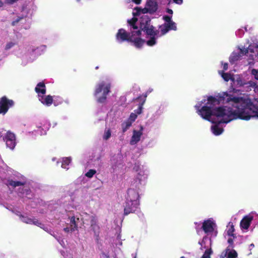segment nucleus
I'll return each mask as SVG.
<instances>
[{
  "label": "nucleus",
  "mask_w": 258,
  "mask_h": 258,
  "mask_svg": "<svg viewBox=\"0 0 258 258\" xmlns=\"http://www.w3.org/2000/svg\"><path fill=\"white\" fill-rule=\"evenodd\" d=\"M208 104H213L214 107L220 104L229 103L233 108L224 107L213 108V115L218 117H224L219 123H228L233 119H240L249 120L251 117L258 118V107L253 104L250 99L235 97L223 92L219 95L218 98L210 96L208 98Z\"/></svg>",
  "instance_id": "nucleus-1"
},
{
  "label": "nucleus",
  "mask_w": 258,
  "mask_h": 258,
  "mask_svg": "<svg viewBox=\"0 0 258 258\" xmlns=\"http://www.w3.org/2000/svg\"><path fill=\"white\" fill-rule=\"evenodd\" d=\"M150 18L147 15H143L140 18V28L147 35H157L159 31L151 25Z\"/></svg>",
  "instance_id": "nucleus-2"
},
{
  "label": "nucleus",
  "mask_w": 258,
  "mask_h": 258,
  "mask_svg": "<svg viewBox=\"0 0 258 258\" xmlns=\"http://www.w3.org/2000/svg\"><path fill=\"white\" fill-rule=\"evenodd\" d=\"M110 84L106 83L104 81L99 83L96 85V89L94 93V96H96L102 91H103L102 96L99 97L97 99V102L98 103H103L106 101L107 99V95L110 91Z\"/></svg>",
  "instance_id": "nucleus-3"
},
{
  "label": "nucleus",
  "mask_w": 258,
  "mask_h": 258,
  "mask_svg": "<svg viewBox=\"0 0 258 258\" xmlns=\"http://www.w3.org/2000/svg\"><path fill=\"white\" fill-rule=\"evenodd\" d=\"M196 108L198 110V112L204 119L210 120L211 116L213 115V108L214 106L211 104H208L207 105L203 106L200 109V106H195Z\"/></svg>",
  "instance_id": "nucleus-4"
},
{
  "label": "nucleus",
  "mask_w": 258,
  "mask_h": 258,
  "mask_svg": "<svg viewBox=\"0 0 258 258\" xmlns=\"http://www.w3.org/2000/svg\"><path fill=\"white\" fill-rule=\"evenodd\" d=\"M14 105V102L13 100L9 99L5 96L2 97L0 99V114H5Z\"/></svg>",
  "instance_id": "nucleus-5"
},
{
  "label": "nucleus",
  "mask_w": 258,
  "mask_h": 258,
  "mask_svg": "<svg viewBox=\"0 0 258 258\" xmlns=\"http://www.w3.org/2000/svg\"><path fill=\"white\" fill-rule=\"evenodd\" d=\"M140 196L138 191L134 189L130 188L127 190V195L126 198V202H135L140 204Z\"/></svg>",
  "instance_id": "nucleus-6"
},
{
  "label": "nucleus",
  "mask_w": 258,
  "mask_h": 258,
  "mask_svg": "<svg viewBox=\"0 0 258 258\" xmlns=\"http://www.w3.org/2000/svg\"><path fill=\"white\" fill-rule=\"evenodd\" d=\"M116 39L119 42H122L124 41L130 42L131 41L132 38L130 37V33H127L124 29H119L116 34Z\"/></svg>",
  "instance_id": "nucleus-7"
},
{
  "label": "nucleus",
  "mask_w": 258,
  "mask_h": 258,
  "mask_svg": "<svg viewBox=\"0 0 258 258\" xmlns=\"http://www.w3.org/2000/svg\"><path fill=\"white\" fill-rule=\"evenodd\" d=\"M215 227V223L212 220L208 219L203 222L202 228L205 233L208 234L209 233L213 232Z\"/></svg>",
  "instance_id": "nucleus-8"
},
{
  "label": "nucleus",
  "mask_w": 258,
  "mask_h": 258,
  "mask_svg": "<svg viewBox=\"0 0 258 258\" xmlns=\"http://www.w3.org/2000/svg\"><path fill=\"white\" fill-rule=\"evenodd\" d=\"M135 202H125V205L124 208V215L126 216L130 213H135L137 209L139 208L140 204L135 205Z\"/></svg>",
  "instance_id": "nucleus-9"
},
{
  "label": "nucleus",
  "mask_w": 258,
  "mask_h": 258,
  "mask_svg": "<svg viewBox=\"0 0 258 258\" xmlns=\"http://www.w3.org/2000/svg\"><path fill=\"white\" fill-rule=\"evenodd\" d=\"M147 96L146 94H143L139 96L135 99L136 101L139 102L138 108L135 110V113L137 115L140 114L142 113L143 108V106L146 102Z\"/></svg>",
  "instance_id": "nucleus-10"
},
{
  "label": "nucleus",
  "mask_w": 258,
  "mask_h": 258,
  "mask_svg": "<svg viewBox=\"0 0 258 258\" xmlns=\"http://www.w3.org/2000/svg\"><path fill=\"white\" fill-rule=\"evenodd\" d=\"M143 127L142 126H141L139 131L134 130L133 134L130 141V144L131 145H134L140 141L141 137L143 135Z\"/></svg>",
  "instance_id": "nucleus-11"
},
{
  "label": "nucleus",
  "mask_w": 258,
  "mask_h": 258,
  "mask_svg": "<svg viewBox=\"0 0 258 258\" xmlns=\"http://www.w3.org/2000/svg\"><path fill=\"white\" fill-rule=\"evenodd\" d=\"M35 92L38 94L39 97L46 93V86L44 82H39L35 88Z\"/></svg>",
  "instance_id": "nucleus-12"
},
{
  "label": "nucleus",
  "mask_w": 258,
  "mask_h": 258,
  "mask_svg": "<svg viewBox=\"0 0 258 258\" xmlns=\"http://www.w3.org/2000/svg\"><path fill=\"white\" fill-rule=\"evenodd\" d=\"M252 220V217L250 216H245L240 221V227L241 228L247 229L251 223V222Z\"/></svg>",
  "instance_id": "nucleus-13"
},
{
  "label": "nucleus",
  "mask_w": 258,
  "mask_h": 258,
  "mask_svg": "<svg viewBox=\"0 0 258 258\" xmlns=\"http://www.w3.org/2000/svg\"><path fill=\"white\" fill-rule=\"evenodd\" d=\"M147 8L149 10V13L153 14L158 9V6L156 2L154 0H148L146 4Z\"/></svg>",
  "instance_id": "nucleus-14"
},
{
  "label": "nucleus",
  "mask_w": 258,
  "mask_h": 258,
  "mask_svg": "<svg viewBox=\"0 0 258 258\" xmlns=\"http://www.w3.org/2000/svg\"><path fill=\"white\" fill-rule=\"evenodd\" d=\"M39 100L44 105H46L47 106H50L53 103V98L50 95L45 96L44 97L43 96H41L39 98Z\"/></svg>",
  "instance_id": "nucleus-15"
},
{
  "label": "nucleus",
  "mask_w": 258,
  "mask_h": 258,
  "mask_svg": "<svg viewBox=\"0 0 258 258\" xmlns=\"http://www.w3.org/2000/svg\"><path fill=\"white\" fill-rule=\"evenodd\" d=\"M7 182L8 183H7V185L8 186H11L13 187L24 185L25 184V182L14 181L12 179H8Z\"/></svg>",
  "instance_id": "nucleus-16"
},
{
  "label": "nucleus",
  "mask_w": 258,
  "mask_h": 258,
  "mask_svg": "<svg viewBox=\"0 0 258 258\" xmlns=\"http://www.w3.org/2000/svg\"><path fill=\"white\" fill-rule=\"evenodd\" d=\"M131 42L134 43V45L137 47V48H141L143 44L145 42V40L141 38L140 37H137L136 38L134 39L132 41H130Z\"/></svg>",
  "instance_id": "nucleus-17"
},
{
  "label": "nucleus",
  "mask_w": 258,
  "mask_h": 258,
  "mask_svg": "<svg viewBox=\"0 0 258 258\" xmlns=\"http://www.w3.org/2000/svg\"><path fill=\"white\" fill-rule=\"evenodd\" d=\"M136 11V12H133V15L134 16H137L140 15L141 14H145L147 13H149V10L147 8V6L144 9H141L140 8H136L135 9Z\"/></svg>",
  "instance_id": "nucleus-18"
},
{
  "label": "nucleus",
  "mask_w": 258,
  "mask_h": 258,
  "mask_svg": "<svg viewBox=\"0 0 258 258\" xmlns=\"http://www.w3.org/2000/svg\"><path fill=\"white\" fill-rule=\"evenodd\" d=\"M212 130L213 134L216 136L221 135L223 132V129L220 127L217 124L212 126Z\"/></svg>",
  "instance_id": "nucleus-19"
},
{
  "label": "nucleus",
  "mask_w": 258,
  "mask_h": 258,
  "mask_svg": "<svg viewBox=\"0 0 258 258\" xmlns=\"http://www.w3.org/2000/svg\"><path fill=\"white\" fill-rule=\"evenodd\" d=\"M71 230L74 231L78 230V226L76 223L75 216L70 218Z\"/></svg>",
  "instance_id": "nucleus-20"
},
{
  "label": "nucleus",
  "mask_w": 258,
  "mask_h": 258,
  "mask_svg": "<svg viewBox=\"0 0 258 258\" xmlns=\"http://www.w3.org/2000/svg\"><path fill=\"white\" fill-rule=\"evenodd\" d=\"M141 34V30L137 29L136 31H131V33H130V37L132 38L131 41L137 37H140Z\"/></svg>",
  "instance_id": "nucleus-21"
},
{
  "label": "nucleus",
  "mask_w": 258,
  "mask_h": 258,
  "mask_svg": "<svg viewBox=\"0 0 258 258\" xmlns=\"http://www.w3.org/2000/svg\"><path fill=\"white\" fill-rule=\"evenodd\" d=\"M138 19L135 17L132 18L130 20H128L127 22L135 30L138 29V27L136 25Z\"/></svg>",
  "instance_id": "nucleus-22"
},
{
  "label": "nucleus",
  "mask_w": 258,
  "mask_h": 258,
  "mask_svg": "<svg viewBox=\"0 0 258 258\" xmlns=\"http://www.w3.org/2000/svg\"><path fill=\"white\" fill-rule=\"evenodd\" d=\"M132 122L129 120L125 121L121 124L122 132H125L131 126Z\"/></svg>",
  "instance_id": "nucleus-23"
},
{
  "label": "nucleus",
  "mask_w": 258,
  "mask_h": 258,
  "mask_svg": "<svg viewBox=\"0 0 258 258\" xmlns=\"http://www.w3.org/2000/svg\"><path fill=\"white\" fill-rule=\"evenodd\" d=\"M235 231L234 225L232 224L230 227L228 228L227 233V235L230 236H232L233 238L236 237V235L234 233Z\"/></svg>",
  "instance_id": "nucleus-24"
},
{
  "label": "nucleus",
  "mask_w": 258,
  "mask_h": 258,
  "mask_svg": "<svg viewBox=\"0 0 258 258\" xmlns=\"http://www.w3.org/2000/svg\"><path fill=\"white\" fill-rule=\"evenodd\" d=\"M151 38L149 40L147 41V44L148 46H152L156 43V40L155 36L156 35H150Z\"/></svg>",
  "instance_id": "nucleus-25"
},
{
  "label": "nucleus",
  "mask_w": 258,
  "mask_h": 258,
  "mask_svg": "<svg viewBox=\"0 0 258 258\" xmlns=\"http://www.w3.org/2000/svg\"><path fill=\"white\" fill-rule=\"evenodd\" d=\"M4 140H16L15 134L10 132H8L4 138Z\"/></svg>",
  "instance_id": "nucleus-26"
},
{
  "label": "nucleus",
  "mask_w": 258,
  "mask_h": 258,
  "mask_svg": "<svg viewBox=\"0 0 258 258\" xmlns=\"http://www.w3.org/2000/svg\"><path fill=\"white\" fill-rule=\"evenodd\" d=\"M7 146L11 149H13L16 146V140H5Z\"/></svg>",
  "instance_id": "nucleus-27"
},
{
  "label": "nucleus",
  "mask_w": 258,
  "mask_h": 258,
  "mask_svg": "<svg viewBox=\"0 0 258 258\" xmlns=\"http://www.w3.org/2000/svg\"><path fill=\"white\" fill-rule=\"evenodd\" d=\"M166 25L167 26V27L168 29H169V30H176L177 28L176 26V24L173 21H172L170 23H165Z\"/></svg>",
  "instance_id": "nucleus-28"
},
{
  "label": "nucleus",
  "mask_w": 258,
  "mask_h": 258,
  "mask_svg": "<svg viewBox=\"0 0 258 258\" xmlns=\"http://www.w3.org/2000/svg\"><path fill=\"white\" fill-rule=\"evenodd\" d=\"M159 28L161 29V33L163 35H165L169 31V29H168L165 23L163 25L160 26Z\"/></svg>",
  "instance_id": "nucleus-29"
},
{
  "label": "nucleus",
  "mask_w": 258,
  "mask_h": 258,
  "mask_svg": "<svg viewBox=\"0 0 258 258\" xmlns=\"http://www.w3.org/2000/svg\"><path fill=\"white\" fill-rule=\"evenodd\" d=\"M237 256V253L235 250L229 251L228 252L227 258H236Z\"/></svg>",
  "instance_id": "nucleus-30"
},
{
  "label": "nucleus",
  "mask_w": 258,
  "mask_h": 258,
  "mask_svg": "<svg viewBox=\"0 0 258 258\" xmlns=\"http://www.w3.org/2000/svg\"><path fill=\"white\" fill-rule=\"evenodd\" d=\"M222 78L226 81L228 82L231 79V75L229 73L222 72L221 74Z\"/></svg>",
  "instance_id": "nucleus-31"
},
{
  "label": "nucleus",
  "mask_w": 258,
  "mask_h": 258,
  "mask_svg": "<svg viewBox=\"0 0 258 258\" xmlns=\"http://www.w3.org/2000/svg\"><path fill=\"white\" fill-rule=\"evenodd\" d=\"M212 252L211 248L206 250L201 258H210V255Z\"/></svg>",
  "instance_id": "nucleus-32"
},
{
  "label": "nucleus",
  "mask_w": 258,
  "mask_h": 258,
  "mask_svg": "<svg viewBox=\"0 0 258 258\" xmlns=\"http://www.w3.org/2000/svg\"><path fill=\"white\" fill-rule=\"evenodd\" d=\"M240 57V55L238 54H237L236 53H233L232 55L231 56L230 58V61H235L237 60H238L239 58Z\"/></svg>",
  "instance_id": "nucleus-33"
},
{
  "label": "nucleus",
  "mask_w": 258,
  "mask_h": 258,
  "mask_svg": "<svg viewBox=\"0 0 258 258\" xmlns=\"http://www.w3.org/2000/svg\"><path fill=\"white\" fill-rule=\"evenodd\" d=\"M71 159L70 158L67 157L65 159L63 160V161L62 162V167L63 168H66V166H68L69 165V164L71 163Z\"/></svg>",
  "instance_id": "nucleus-34"
},
{
  "label": "nucleus",
  "mask_w": 258,
  "mask_h": 258,
  "mask_svg": "<svg viewBox=\"0 0 258 258\" xmlns=\"http://www.w3.org/2000/svg\"><path fill=\"white\" fill-rule=\"evenodd\" d=\"M96 173L95 169H90L86 174L85 176L88 178H91Z\"/></svg>",
  "instance_id": "nucleus-35"
},
{
  "label": "nucleus",
  "mask_w": 258,
  "mask_h": 258,
  "mask_svg": "<svg viewBox=\"0 0 258 258\" xmlns=\"http://www.w3.org/2000/svg\"><path fill=\"white\" fill-rule=\"evenodd\" d=\"M92 229L94 232L95 235L98 237L99 236V227L98 225H95L94 226H91Z\"/></svg>",
  "instance_id": "nucleus-36"
},
{
  "label": "nucleus",
  "mask_w": 258,
  "mask_h": 258,
  "mask_svg": "<svg viewBox=\"0 0 258 258\" xmlns=\"http://www.w3.org/2000/svg\"><path fill=\"white\" fill-rule=\"evenodd\" d=\"M111 136V131H110V130L108 129V130H107L105 133H104V135L103 136V139L104 140H108Z\"/></svg>",
  "instance_id": "nucleus-37"
},
{
  "label": "nucleus",
  "mask_w": 258,
  "mask_h": 258,
  "mask_svg": "<svg viewBox=\"0 0 258 258\" xmlns=\"http://www.w3.org/2000/svg\"><path fill=\"white\" fill-rule=\"evenodd\" d=\"M228 242L229 244V245L227 248V251L230 250L231 248L233 247V240L232 238H229L228 239Z\"/></svg>",
  "instance_id": "nucleus-38"
},
{
  "label": "nucleus",
  "mask_w": 258,
  "mask_h": 258,
  "mask_svg": "<svg viewBox=\"0 0 258 258\" xmlns=\"http://www.w3.org/2000/svg\"><path fill=\"white\" fill-rule=\"evenodd\" d=\"M251 74L254 76V78L258 80V69H252L251 70Z\"/></svg>",
  "instance_id": "nucleus-39"
},
{
  "label": "nucleus",
  "mask_w": 258,
  "mask_h": 258,
  "mask_svg": "<svg viewBox=\"0 0 258 258\" xmlns=\"http://www.w3.org/2000/svg\"><path fill=\"white\" fill-rule=\"evenodd\" d=\"M23 221L27 224H32L33 222V219L29 218L27 217H23Z\"/></svg>",
  "instance_id": "nucleus-40"
},
{
  "label": "nucleus",
  "mask_w": 258,
  "mask_h": 258,
  "mask_svg": "<svg viewBox=\"0 0 258 258\" xmlns=\"http://www.w3.org/2000/svg\"><path fill=\"white\" fill-rule=\"evenodd\" d=\"M23 17H18L15 20L13 21L12 22V26H15L17 23H18L22 19H23Z\"/></svg>",
  "instance_id": "nucleus-41"
},
{
  "label": "nucleus",
  "mask_w": 258,
  "mask_h": 258,
  "mask_svg": "<svg viewBox=\"0 0 258 258\" xmlns=\"http://www.w3.org/2000/svg\"><path fill=\"white\" fill-rule=\"evenodd\" d=\"M163 19L166 22L165 23H170L172 21L171 20V17L169 16H167V15L164 16H163Z\"/></svg>",
  "instance_id": "nucleus-42"
},
{
  "label": "nucleus",
  "mask_w": 258,
  "mask_h": 258,
  "mask_svg": "<svg viewBox=\"0 0 258 258\" xmlns=\"http://www.w3.org/2000/svg\"><path fill=\"white\" fill-rule=\"evenodd\" d=\"M90 223H91V226H94L95 225H97V219H96V218L95 217L92 216Z\"/></svg>",
  "instance_id": "nucleus-43"
},
{
  "label": "nucleus",
  "mask_w": 258,
  "mask_h": 258,
  "mask_svg": "<svg viewBox=\"0 0 258 258\" xmlns=\"http://www.w3.org/2000/svg\"><path fill=\"white\" fill-rule=\"evenodd\" d=\"M137 117V115L136 113H132L130 116V119L131 120V122H133Z\"/></svg>",
  "instance_id": "nucleus-44"
},
{
  "label": "nucleus",
  "mask_w": 258,
  "mask_h": 258,
  "mask_svg": "<svg viewBox=\"0 0 258 258\" xmlns=\"http://www.w3.org/2000/svg\"><path fill=\"white\" fill-rule=\"evenodd\" d=\"M32 224H34L39 227H40V226L42 225L41 222H40L38 220L35 219H33V222H32Z\"/></svg>",
  "instance_id": "nucleus-45"
},
{
  "label": "nucleus",
  "mask_w": 258,
  "mask_h": 258,
  "mask_svg": "<svg viewBox=\"0 0 258 258\" xmlns=\"http://www.w3.org/2000/svg\"><path fill=\"white\" fill-rule=\"evenodd\" d=\"M14 45V43L13 42H9L6 45L5 49L8 50L12 47Z\"/></svg>",
  "instance_id": "nucleus-46"
},
{
  "label": "nucleus",
  "mask_w": 258,
  "mask_h": 258,
  "mask_svg": "<svg viewBox=\"0 0 258 258\" xmlns=\"http://www.w3.org/2000/svg\"><path fill=\"white\" fill-rule=\"evenodd\" d=\"M101 258H110V257L108 254H106L104 252H102V255L101 256Z\"/></svg>",
  "instance_id": "nucleus-47"
},
{
  "label": "nucleus",
  "mask_w": 258,
  "mask_h": 258,
  "mask_svg": "<svg viewBox=\"0 0 258 258\" xmlns=\"http://www.w3.org/2000/svg\"><path fill=\"white\" fill-rule=\"evenodd\" d=\"M173 1L177 5H181L183 3V0H173Z\"/></svg>",
  "instance_id": "nucleus-48"
},
{
  "label": "nucleus",
  "mask_w": 258,
  "mask_h": 258,
  "mask_svg": "<svg viewBox=\"0 0 258 258\" xmlns=\"http://www.w3.org/2000/svg\"><path fill=\"white\" fill-rule=\"evenodd\" d=\"M19 0H7V2L8 4H13L14 3L18 1Z\"/></svg>",
  "instance_id": "nucleus-49"
},
{
  "label": "nucleus",
  "mask_w": 258,
  "mask_h": 258,
  "mask_svg": "<svg viewBox=\"0 0 258 258\" xmlns=\"http://www.w3.org/2000/svg\"><path fill=\"white\" fill-rule=\"evenodd\" d=\"M63 231L67 233H69L70 232H72V230H71V227L70 228H69V227H66L64 228H63Z\"/></svg>",
  "instance_id": "nucleus-50"
},
{
  "label": "nucleus",
  "mask_w": 258,
  "mask_h": 258,
  "mask_svg": "<svg viewBox=\"0 0 258 258\" xmlns=\"http://www.w3.org/2000/svg\"><path fill=\"white\" fill-rule=\"evenodd\" d=\"M228 69V63H224L223 64V70L226 71Z\"/></svg>",
  "instance_id": "nucleus-51"
},
{
  "label": "nucleus",
  "mask_w": 258,
  "mask_h": 258,
  "mask_svg": "<svg viewBox=\"0 0 258 258\" xmlns=\"http://www.w3.org/2000/svg\"><path fill=\"white\" fill-rule=\"evenodd\" d=\"M134 3L137 5H139L141 3L142 0H132Z\"/></svg>",
  "instance_id": "nucleus-52"
},
{
  "label": "nucleus",
  "mask_w": 258,
  "mask_h": 258,
  "mask_svg": "<svg viewBox=\"0 0 258 258\" xmlns=\"http://www.w3.org/2000/svg\"><path fill=\"white\" fill-rule=\"evenodd\" d=\"M166 12L168 14H171V15L173 14V11L171 9H167Z\"/></svg>",
  "instance_id": "nucleus-53"
},
{
  "label": "nucleus",
  "mask_w": 258,
  "mask_h": 258,
  "mask_svg": "<svg viewBox=\"0 0 258 258\" xmlns=\"http://www.w3.org/2000/svg\"><path fill=\"white\" fill-rule=\"evenodd\" d=\"M255 92L258 94V86H256L254 88Z\"/></svg>",
  "instance_id": "nucleus-54"
},
{
  "label": "nucleus",
  "mask_w": 258,
  "mask_h": 258,
  "mask_svg": "<svg viewBox=\"0 0 258 258\" xmlns=\"http://www.w3.org/2000/svg\"><path fill=\"white\" fill-rule=\"evenodd\" d=\"M3 5H4V4H3V2L1 0H0V8L2 7L3 6Z\"/></svg>",
  "instance_id": "nucleus-55"
},
{
  "label": "nucleus",
  "mask_w": 258,
  "mask_h": 258,
  "mask_svg": "<svg viewBox=\"0 0 258 258\" xmlns=\"http://www.w3.org/2000/svg\"><path fill=\"white\" fill-rule=\"evenodd\" d=\"M217 231H215V236L217 235Z\"/></svg>",
  "instance_id": "nucleus-56"
},
{
  "label": "nucleus",
  "mask_w": 258,
  "mask_h": 258,
  "mask_svg": "<svg viewBox=\"0 0 258 258\" xmlns=\"http://www.w3.org/2000/svg\"><path fill=\"white\" fill-rule=\"evenodd\" d=\"M247 52H248V50H247V49H246V50H245V54H246V53H247Z\"/></svg>",
  "instance_id": "nucleus-57"
},
{
  "label": "nucleus",
  "mask_w": 258,
  "mask_h": 258,
  "mask_svg": "<svg viewBox=\"0 0 258 258\" xmlns=\"http://www.w3.org/2000/svg\"><path fill=\"white\" fill-rule=\"evenodd\" d=\"M180 258H185V257L182 256L180 257Z\"/></svg>",
  "instance_id": "nucleus-58"
},
{
  "label": "nucleus",
  "mask_w": 258,
  "mask_h": 258,
  "mask_svg": "<svg viewBox=\"0 0 258 258\" xmlns=\"http://www.w3.org/2000/svg\"><path fill=\"white\" fill-rule=\"evenodd\" d=\"M98 69V67H96V69Z\"/></svg>",
  "instance_id": "nucleus-59"
},
{
  "label": "nucleus",
  "mask_w": 258,
  "mask_h": 258,
  "mask_svg": "<svg viewBox=\"0 0 258 258\" xmlns=\"http://www.w3.org/2000/svg\"><path fill=\"white\" fill-rule=\"evenodd\" d=\"M199 243L200 244H201V245L202 244H201V243L200 242H199Z\"/></svg>",
  "instance_id": "nucleus-60"
},
{
  "label": "nucleus",
  "mask_w": 258,
  "mask_h": 258,
  "mask_svg": "<svg viewBox=\"0 0 258 258\" xmlns=\"http://www.w3.org/2000/svg\"><path fill=\"white\" fill-rule=\"evenodd\" d=\"M78 2H79L80 0H77Z\"/></svg>",
  "instance_id": "nucleus-61"
}]
</instances>
